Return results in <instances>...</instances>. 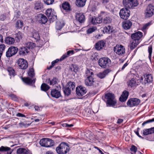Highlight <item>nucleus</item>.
<instances>
[{"instance_id": "nucleus-1", "label": "nucleus", "mask_w": 154, "mask_h": 154, "mask_svg": "<svg viewBox=\"0 0 154 154\" xmlns=\"http://www.w3.org/2000/svg\"><path fill=\"white\" fill-rule=\"evenodd\" d=\"M69 150V147L68 144L64 142L61 143L56 149L57 152L59 154H66Z\"/></svg>"}, {"instance_id": "nucleus-2", "label": "nucleus", "mask_w": 154, "mask_h": 154, "mask_svg": "<svg viewBox=\"0 0 154 154\" xmlns=\"http://www.w3.org/2000/svg\"><path fill=\"white\" fill-rule=\"evenodd\" d=\"M98 64L101 68H106L110 66L111 60L107 57H103L100 58L98 60Z\"/></svg>"}, {"instance_id": "nucleus-3", "label": "nucleus", "mask_w": 154, "mask_h": 154, "mask_svg": "<svg viewBox=\"0 0 154 154\" xmlns=\"http://www.w3.org/2000/svg\"><path fill=\"white\" fill-rule=\"evenodd\" d=\"M123 3L124 6L127 9H133L138 5V2L137 0H123Z\"/></svg>"}, {"instance_id": "nucleus-4", "label": "nucleus", "mask_w": 154, "mask_h": 154, "mask_svg": "<svg viewBox=\"0 0 154 154\" xmlns=\"http://www.w3.org/2000/svg\"><path fill=\"white\" fill-rule=\"evenodd\" d=\"M105 98L107 99V105L109 106H114L116 103L114 95L111 93H108L105 95Z\"/></svg>"}, {"instance_id": "nucleus-5", "label": "nucleus", "mask_w": 154, "mask_h": 154, "mask_svg": "<svg viewBox=\"0 0 154 154\" xmlns=\"http://www.w3.org/2000/svg\"><path fill=\"white\" fill-rule=\"evenodd\" d=\"M114 51L119 57H123L125 54V49L122 45H117L114 48Z\"/></svg>"}, {"instance_id": "nucleus-6", "label": "nucleus", "mask_w": 154, "mask_h": 154, "mask_svg": "<svg viewBox=\"0 0 154 154\" xmlns=\"http://www.w3.org/2000/svg\"><path fill=\"white\" fill-rule=\"evenodd\" d=\"M39 143L42 146L45 147H50L54 144V141L51 139L45 138L42 139Z\"/></svg>"}, {"instance_id": "nucleus-7", "label": "nucleus", "mask_w": 154, "mask_h": 154, "mask_svg": "<svg viewBox=\"0 0 154 154\" xmlns=\"http://www.w3.org/2000/svg\"><path fill=\"white\" fill-rule=\"evenodd\" d=\"M98 82L93 76L87 77L85 80V84L87 86L96 87L98 85Z\"/></svg>"}, {"instance_id": "nucleus-8", "label": "nucleus", "mask_w": 154, "mask_h": 154, "mask_svg": "<svg viewBox=\"0 0 154 154\" xmlns=\"http://www.w3.org/2000/svg\"><path fill=\"white\" fill-rule=\"evenodd\" d=\"M45 14L51 21H53L57 19V16L54 10L51 8H48L46 11Z\"/></svg>"}, {"instance_id": "nucleus-9", "label": "nucleus", "mask_w": 154, "mask_h": 154, "mask_svg": "<svg viewBox=\"0 0 154 154\" xmlns=\"http://www.w3.org/2000/svg\"><path fill=\"white\" fill-rule=\"evenodd\" d=\"M18 51V48L17 47L11 46L8 48L6 52V56L8 57H11L16 54Z\"/></svg>"}, {"instance_id": "nucleus-10", "label": "nucleus", "mask_w": 154, "mask_h": 154, "mask_svg": "<svg viewBox=\"0 0 154 154\" xmlns=\"http://www.w3.org/2000/svg\"><path fill=\"white\" fill-rule=\"evenodd\" d=\"M154 6L151 4L149 5L145 11V15L146 17H149L153 14Z\"/></svg>"}, {"instance_id": "nucleus-11", "label": "nucleus", "mask_w": 154, "mask_h": 154, "mask_svg": "<svg viewBox=\"0 0 154 154\" xmlns=\"http://www.w3.org/2000/svg\"><path fill=\"white\" fill-rule=\"evenodd\" d=\"M129 11L126 8L121 9L119 12L120 17L123 19H127L130 15Z\"/></svg>"}, {"instance_id": "nucleus-12", "label": "nucleus", "mask_w": 154, "mask_h": 154, "mask_svg": "<svg viewBox=\"0 0 154 154\" xmlns=\"http://www.w3.org/2000/svg\"><path fill=\"white\" fill-rule=\"evenodd\" d=\"M140 103V100L137 98H131L127 102V105L130 107L137 106Z\"/></svg>"}, {"instance_id": "nucleus-13", "label": "nucleus", "mask_w": 154, "mask_h": 154, "mask_svg": "<svg viewBox=\"0 0 154 154\" xmlns=\"http://www.w3.org/2000/svg\"><path fill=\"white\" fill-rule=\"evenodd\" d=\"M19 67L21 69H26L28 67V63L26 60L23 58H20L17 60Z\"/></svg>"}, {"instance_id": "nucleus-14", "label": "nucleus", "mask_w": 154, "mask_h": 154, "mask_svg": "<svg viewBox=\"0 0 154 154\" xmlns=\"http://www.w3.org/2000/svg\"><path fill=\"white\" fill-rule=\"evenodd\" d=\"M76 92L77 95L79 97L85 95L87 92V90L85 87L79 86L76 88Z\"/></svg>"}, {"instance_id": "nucleus-15", "label": "nucleus", "mask_w": 154, "mask_h": 154, "mask_svg": "<svg viewBox=\"0 0 154 154\" xmlns=\"http://www.w3.org/2000/svg\"><path fill=\"white\" fill-rule=\"evenodd\" d=\"M37 20L41 24H45L48 21L47 17L44 14H40L37 15Z\"/></svg>"}, {"instance_id": "nucleus-16", "label": "nucleus", "mask_w": 154, "mask_h": 154, "mask_svg": "<svg viewBox=\"0 0 154 154\" xmlns=\"http://www.w3.org/2000/svg\"><path fill=\"white\" fill-rule=\"evenodd\" d=\"M89 20L90 22L93 25H97L99 24L102 22V20H101V14L100 16L99 17H93L90 18Z\"/></svg>"}, {"instance_id": "nucleus-17", "label": "nucleus", "mask_w": 154, "mask_h": 154, "mask_svg": "<svg viewBox=\"0 0 154 154\" xmlns=\"http://www.w3.org/2000/svg\"><path fill=\"white\" fill-rule=\"evenodd\" d=\"M143 36V33L140 32H138L131 35V37L132 39L137 40L139 42Z\"/></svg>"}, {"instance_id": "nucleus-18", "label": "nucleus", "mask_w": 154, "mask_h": 154, "mask_svg": "<svg viewBox=\"0 0 154 154\" xmlns=\"http://www.w3.org/2000/svg\"><path fill=\"white\" fill-rule=\"evenodd\" d=\"M132 24V22L129 20H126L122 22V26L125 30L129 29Z\"/></svg>"}, {"instance_id": "nucleus-19", "label": "nucleus", "mask_w": 154, "mask_h": 154, "mask_svg": "<svg viewBox=\"0 0 154 154\" xmlns=\"http://www.w3.org/2000/svg\"><path fill=\"white\" fill-rule=\"evenodd\" d=\"M111 71V70L109 69H104V71L97 74V75L98 77L101 79L104 78Z\"/></svg>"}, {"instance_id": "nucleus-20", "label": "nucleus", "mask_w": 154, "mask_h": 154, "mask_svg": "<svg viewBox=\"0 0 154 154\" xmlns=\"http://www.w3.org/2000/svg\"><path fill=\"white\" fill-rule=\"evenodd\" d=\"M106 45L105 41L100 40L98 41L95 44V48L97 50H100L104 47Z\"/></svg>"}, {"instance_id": "nucleus-21", "label": "nucleus", "mask_w": 154, "mask_h": 154, "mask_svg": "<svg viewBox=\"0 0 154 154\" xmlns=\"http://www.w3.org/2000/svg\"><path fill=\"white\" fill-rule=\"evenodd\" d=\"M29 52V50L25 47H22L19 49L18 53L20 55L25 56Z\"/></svg>"}, {"instance_id": "nucleus-22", "label": "nucleus", "mask_w": 154, "mask_h": 154, "mask_svg": "<svg viewBox=\"0 0 154 154\" xmlns=\"http://www.w3.org/2000/svg\"><path fill=\"white\" fill-rule=\"evenodd\" d=\"M17 154H32L29 150L23 148H18L17 150Z\"/></svg>"}, {"instance_id": "nucleus-23", "label": "nucleus", "mask_w": 154, "mask_h": 154, "mask_svg": "<svg viewBox=\"0 0 154 154\" xmlns=\"http://www.w3.org/2000/svg\"><path fill=\"white\" fill-rule=\"evenodd\" d=\"M101 20H102V22L106 24L110 23L111 22V19L109 16H106L103 18V16L105 15V14L104 12H102L101 13Z\"/></svg>"}, {"instance_id": "nucleus-24", "label": "nucleus", "mask_w": 154, "mask_h": 154, "mask_svg": "<svg viewBox=\"0 0 154 154\" xmlns=\"http://www.w3.org/2000/svg\"><path fill=\"white\" fill-rule=\"evenodd\" d=\"M51 94L52 97L56 98H58L61 96L60 91L55 89L52 90Z\"/></svg>"}, {"instance_id": "nucleus-25", "label": "nucleus", "mask_w": 154, "mask_h": 154, "mask_svg": "<svg viewBox=\"0 0 154 154\" xmlns=\"http://www.w3.org/2000/svg\"><path fill=\"white\" fill-rule=\"evenodd\" d=\"M76 19L81 23H84L85 20V17L82 14L79 13L77 14L76 15Z\"/></svg>"}, {"instance_id": "nucleus-26", "label": "nucleus", "mask_w": 154, "mask_h": 154, "mask_svg": "<svg viewBox=\"0 0 154 154\" xmlns=\"http://www.w3.org/2000/svg\"><path fill=\"white\" fill-rule=\"evenodd\" d=\"M127 84L129 87L133 89L135 88L138 85L134 79H132L131 80L128 82Z\"/></svg>"}, {"instance_id": "nucleus-27", "label": "nucleus", "mask_w": 154, "mask_h": 154, "mask_svg": "<svg viewBox=\"0 0 154 154\" xmlns=\"http://www.w3.org/2000/svg\"><path fill=\"white\" fill-rule=\"evenodd\" d=\"M128 91H125L123 92L121 97L119 98V100L121 102H124L128 98Z\"/></svg>"}, {"instance_id": "nucleus-28", "label": "nucleus", "mask_w": 154, "mask_h": 154, "mask_svg": "<svg viewBox=\"0 0 154 154\" xmlns=\"http://www.w3.org/2000/svg\"><path fill=\"white\" fill-rule=\"evenodd\" d=\"M62 8L66 12H69L71 10L70 5L67 2H65L62 4Z\"/></svg>"}, {"instance_id": "nucleus-29", "label": "nucleus", "mask_w": 154, "mask_h": 154, "mask_svg": "<svg viewBox=\"0 0 154 154\" xmlns=\"http://www.w3.org/2000/svg\"><path fill=\"white\" fill-rule=\"evenodd\" d=\"M145 79V83L149 84L152 81V77L151 74H146L144 75Z\"/></svg>"}, {"instance_id": "nucleus-30", "label": "nucleus", "mask_w": 154, "mask_h": 154, "mask_svg": "<svg viewBox=\"0 0 154 154\" xmlns=\"http://www.w3.org/2000/svg\"><path fill=\"white\" fill-rule=\"evenodd\" d=\"M154 133V127L149 129H145L143 130V134L144 135H146Z\"/></svg>"}, {"instance_id": "nucleus-31", "label": "nucleus", "mask_w": 154, "mask_h": 154, "mask_svg": "<svg viewBox=\"0 0 154 154\" xmlns=\"http://www.w3.org/2000/svg\"><path fill=\"white\" fill-rule=\"evenodd\" d=\"M86 1L87 0H76L75 4L78 7H82L85 5Z\"/></svg>"}, {"instance_id": "nucleus-32", "label": "nucleus", "mask_w": 154, "mask_h": 154, "mask_svg": "<svg viewBox=\"0 0 154 154\" xmlns=\"http://www.w3.org/2000/svg\"><path fill=\"white\" fill-rule=\"evenodd\" d=\"M0 151L1 152H7L8 154H11L12 151L11 150L10 148L8 147H5L3 146L0 147Z\"/></svg>"}, {"instance_id": "nucleus-33", "label": "nucleus", "mask_w": 154, "mask_h": 154, "mask_svg": "<svg viewBox=\"0 0 154 154\" xmlns=\"http://www.w3.org/2000/svg\"><path fill=\"white\" fill-rule=\"evenodd\" d=\"M15 40L14 38L10 37H7L5 40L6 43L9 45H12L15 42Z\"/></svg>"}, {"instance_id": "nucleus-34", "label": "nucleus", "mask_w": 154, "mask_h": 154, "mask_svg": "<svg viewBox=\"0 0 154 154\" xmlns=\"http://www.w3.org/2000/svg\"><path fill=\"white\" fill-rule=\"evenodd\" d=\"M32 37L36 40L40 39V36L38 32L35 30H33L32 32Z\"/></svg>"}, {"instance_id": "nucleus-35", "label": "nucleus", "mask_w": 154, "mask_h": 154, "mask_svg": "<svg viewBox=\"0 0 154 154\" xmlns=\"http://www.w3.org/2000/svg\"><path fill=\"white\" fill-rule=\"evenodd\" d=\"M64 26V24L63 21L56 22V28L57 30H60Z\"/></svg>"}, {"instance_id": "nucleus-36", "label": "nucleus", "mask_w": 154, "mask_h": 154, "mask_svg": "<svg viewBox=\"0 0 154 154\" xmlns=\"http://www.w3.org/2000/svg\"><path fill=\"white\" fill-rule=\"evenodd\" d=\"M140 42L137 40L133 39L132 42L130 45V48L131 50L134 49L139 43Z\"/></svg>"}, {"instance_id": "nucleus-37", "label": "nucleus", "mask_w": 154, "mask_h": 154, "mask_svg": "<svg viewBox=\"0 0 154 154\" xmlns=\"http://www.w3.org/2000/svg\"><path fill=\"white\" fill-rule=\"evenodd\" d=\"M23 80L25 83L29 84H32L35 82V79L32 80L29 78H24L23 79Z\"/></svg>"}, {"instance_id": "nucleus-38", "label": "nucleus", "mask_w": 154, "mask_h": 154, "mask_svg": "<svg viewBox=\"0 0 154 154\" xmlns=\"http://www.w3.org/2000/svg\"><path fill=\"white\" fill-rule=\"evenodd\" d=\"M26 47L29 49V50L30 49L34 48L35 46V44L33 42H28L25 45Z\"/></svg>"}, {"instance_id": "nucleus-39", "label": "nucleus", "mask_w": 154, "mask_h": 154, "mask_svg": "<svg viewBox=\"0 0 154 154\" xmlns=\"http://www.w3.org/2000/svg\"><path fill=\"white\" fill-rule=\"evenodd\" d=\"M15 39L17 42L20 41L22 37V34L21 32H19L14 35Z\"/></svg>"}, {"instance_id": "nucleus-40", "label": "nucleus", "mask_w": 154, "mask_h": 154, "mask_svg": "<svg viewBox=\"0 0 154 154\" xmlns=\"http://www.w3.org/2000/svg\"><path fill=\"white\" fill-rule=\"evenodd\" d=\"M66 86L71 90H73L75 88V83L74 82H69L67 83Z\"/></svg>"}, {"instance_id": "nucleus-41", "label": "nucleus", "mask_w": 154, "mask_h": 154, "mask_svg": "<svg viewBox=\"0 0 154 154\" xmlns=\"http://www.w3.org/2000/svg\"><path fill=\"white\" fill-rule=\"evenodd\" d=\"M74 53L73 51H69L67 52V54H64L60 59V60L62 61V60L64 59L66 57H68L70 54H72Z\"/></svg>"}, {"instance_id": "nucleus-42", "label": "nucleus", "mask_w": 154, "mask_h": 154, "mask_svg": "<svg viewBox=\"0 0 154 154\" xmlns=\"http://www.w3.org/2000/svg\"><path fill=\"white\" fill-rule=\"evenodd\" d=\"M85 74L87 77H92V75H94V73L92 70L91 69H87L85 72Z\"/></svg>"}, {"instance_id": "nucleus-43", "label": "nucleus", "mask_w": 154, "mask_h": 154, "mask_svg": "<svg viewBox=\"0 0 154 154\" xmlns=\"http://www.w3.org/2000/svg\"><path fill=\"white\" fill-rule=\"evenodd\" d=\"M112 27L109 25L104 27L103 29V31L104 32H105L110 33L112 32Z\"/></svg>"}, {"instance_id": "nucleus-44", "label": "nucleus", "mask_w": 154, "mask_h": 154, "mask_svg": "<svg viewBox=\"0 0 154 154\" xmlns=\"http://www.w3.org/2000/svg\"><path fill=\"white\" fill-rule=\"evenodd\" d=\"M41 90L43 91H46L50 88V87L45 83H43L41 87Z\"/></svg>"}, {"instance_id": "nucleus-45", "label": "nucleus", "mask_w": 154, "mask_h": 154, "mask_svg": "<svg viewBox=\"0 0 154 154\" xmlns=\"http://www.w3.org/2000/svg\"><path fill=\"white\" fill-rule=\"evenodd\" d=\"M63 91L65 95L69 96L72 90L66 86V88H63Z\"/></svg>"}, {"instance_id": "nucleus-46", "label": "nucleus", "mask_w": 154, "mask_h": 154, "mask_svg": "<svg viewBox=\"0 0 154 154\" xmlns=\"http://www.w3.org/2000/svg\"><path fill=\"white\" fill-rule=\"evenodd\" d=\"M23 23L22 21L18 20L17 21L16 24V27L18 28H21L23 26Z\"/></svg>"}, {"instance_id": "nucleus-47", "label": "nucleus", "mask_w": 154, "mask_h": 154, "mask_svg": "<svg viewBox=\"0 0 154 154\" xmlns=\"http://www.w3.org/2000/svg\"><path fill=\"white\" fill-rule=\"evenodd\" d=\"M28 75L32 77H33L35 75L34 69L33 68H31L29 69L28 73Z\"/></svg>"}, {"instance_id": "nucleus-48", "label": "nucleus", "mask_w": 154, "mask_h": 154, "mask_svg": "<svg viewBox=\"0 0 154 154\" xmlns=\"http://www.w3.org/2000/svg\"><path fill=\"white\" fill-rule=\"evenodd\" d=\"M148 51L149 53V57L150 58L151 57L152 53V47L151 45H150L148 48Z\"/></svg>"}, {"instance_id": "nucleus-49", "label": "nucleus", "mask_w": 154, "mask_h": 154, "mask_svg": "<svg viewBox=\"0 0 154 154\" xmlns=\"http://www.w3.org/2000/svg\"><path fill=\"white\" fill-rule=\"evenodd\" d=\"M9 73V74L10 75H14V70L11 68H8L7 70Z\"/></svg>"}, {"instance_id": "nucleus-50", "label": "nucleus", "mask_w": 154, "mask_h": 154, "mask_svg": "<svg viewBox=\"0 0 154 154\" xmlns=\"http://www.w3.org/2000/svg\"><path fill=\"white\" fill-rule=\"evenodd\" d=\"M97 29L96 27L90 28L87 30V32L88 34H90L94 32Z\"/></svg>"}, {"instance_id": "nucleus-51", "label": "nucleus", "mask_w": 154, "mask_h": 154, "mask_svg": "<svg viewBox=\"0 0 154 154\" xmlns=\"http://www.w3.org/2000/svg\"><path fill=\"white\" fill-rule=\"evenodd\" d=\"M9 96L11 99L15 101H17L18 100V98L14 94H11L9 95Z\"/></svg>"}, {"instance_id": "nucleus-52", "label": "nucleus", "mask_w": 154, "mask_h": 154, "mask_svg": "<svg viewBox=\"0 0 154 154\" xmlns=\"http://www.w3.org/2000/svg\"><path fill=\"white\" fill-rule=\"evenodd\" d=\"M44 3L47 5L52 4L54 2V0H43Z\"/></svg>"}, {"instance_id": "nucleus-53", "label": "nucleus", "mask_w": 154, "mask_h": 154, "mask_svg": "<svg viewBox=\"0 0 154 154\" xmlns=\"http://www.w3.org/2000/svg\"><path fill=\"white\" fill-rule=\"evenodd\" d=\"M154 122V118H153L151 119H149L146 121L144 122L142 124V125L143 126H144L145 124L149 123L151 122Z\"/></svg>"}, {"instance_id": "nucleus-54", "label": "nucleus", "mask_w": 154, "mask_h": 154, "mask_svg": "<svg viewBox=\"0 0 154 154\" xmlns=\"http://www.w3.org/2000/svg\"><path fill=\"white\" fill-rule=\"evenodd\" d=\"M137 147L134 145L132 146L130 148L131 151L135 153L137 152Z\"/></svg>"}, {"instance_id": "nucleus-55", "label": "nucleus", "mask_w": 154, "mask_h": 154, "mask_svg": "<svg viewBox=\"0 0 154 154\" xmlns=\"http://www.w3.org/2000/svg\"><path fill=\"white\" fill-rule=\"evenodd\" d=\"M40 8V4L38 2H36L35 4L34 8L36 10H38Z\"/></svg>"}, {"instance_id": "nucleus-56", "label": "nucleus", "mask_w": 154, "mask_h": 154, "mask_svg": "<svg viewBox=\"0 0 154 154\" xmlns=\"http://www.w3.org/2000/svg\"><path fill=\"white\" fill-rule=\"evenodd\" d=\"M150 25V23H147L145 24L142 27L143 30H144L147 28Z\"/></svg>"}, {"instance_id": "nucleus-57", "label": "nucleus", "mask_w": 154, "mask_h": 154, "mask_svg": "<svg viewBox=\"0 0 154 154\" xmlns=\"http://www.w3.org/2000/svg\"><path fill=\"white\" fill-rule=\"evenodd\" d=\"M57 82V79L55 78H53V79L51 80L50 85H54L56 84Z\"/></svg>"}, {"instance_id": "nucleus-58", "label": "nucleus", "mask_w": 154, "mask_h": 154, "mask_svg": "<svg viewBox=\"0 0 154 154\" xmlns=\"http://www.w3.org/2000/svg\"><path fill=\"white\" fill-rule=\"evenodd\" d=\"M5 45L4 44L0 45V51L2 52L3 53V51H4L5 49Z\"/></svg>"}, {"instance_id": "nucleus-59", "label": "nucleus", "mask_w": 154, "mask_h": 154, "mask_svg": "<svg viewBox=\"0 0 154 154\" xmlns=\"http://www.w3.org/2000/svg\"><path fill=\"white\" fill-rule=\"evenodd\" d=\"M62 125L63 127H71L73 126V124H68L66 123L63 124Z\"/></svg>"}, {"instance_id": "nucleus-60", "label": "nucleus", "mask_w": 154, "mask_h": 154, "mask_svg": "<svg viewBox=\"0 0 154 154\" xmlns=\"http://www.w3.org/2000/svg\"><path fill=\"white\" fill-rule=\"evenodd\" d=\"M16 116H17L20 117H25V116L20 113H18L16 114Z\"/></svg>"}, {"instance_id": "nucleus-61", "label": "nucleus", "mask_w": 154, "mask_h": 154, "mask_svg": "<svg viewBox=\"0 0 154 154\" xmlns=\"http://www.w3.org/2000/svg\"><path fill=\"white\" fill-rule=\"evenodd\" d=\"M128 63L127 62H126L123 65V66H122L121 68V70H124L125 68L128 66Z\"/></svg>"}, {"instance_id": "nucleus-62", "label": "nucleus", "mask_w": 154, "mask_h": 154, "mask_svg": "<svg viewBox=\"0 0 154 154\" xmlns=\"http://www.w3.org/2000/svg\"><path fill=\"white\" fill-rule=\"evenodd\" d=\"M109 0H102V3L104 5H106L108 3Z\"/></svg>"}, {"instance_id": "nucleus-63", "label": "nucleus", "mask_w": 154, "mask_h": 154, "mask_svg": "<svg viewBox=\"0 0 154 154\" xmlns=\"http://www.w3.org/2000/svg\"><path fill=\"white\" fill-rule=\"evenodd\" d=\"M74 65H72L70 67V69L72 71H73L74 72H75V69L74 68Z\"/></svg>"}, {"instance_id": "nucleus-64", "label": "nucleus", "mask_w": 154, "mask_h": 154, "mask_svg": "<svg viewBox=\"0 0 154 154\" xmlns=\"http://www.w3.org/2000/svg\"><path fill=\"white\" fill-rule=\"evenodd\" d=\"M123 121V120L121 119H119L117 121V123L119 124H121Z\"/></svg>"}]
</instances>
